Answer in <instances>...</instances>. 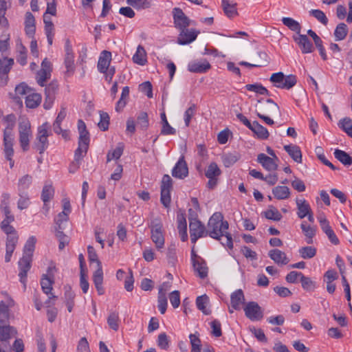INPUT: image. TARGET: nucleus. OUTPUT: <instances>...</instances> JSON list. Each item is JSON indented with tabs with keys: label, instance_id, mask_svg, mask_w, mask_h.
I'll list each match as a JSON object with an SVG mask.
<instances>
[{
	"label": "nucleus",
	"instance_id": "1",
	"mask_svg": "<svg viewBox=\"0 0 352 352\" xmlns=\"http://www.w3.org/2000/svg\"><path fill=\"white\" fill-rule=\"evenodd\" d=\"M228 228V222L223 221L222 214L215 212L212 215L208 222L206 234L212 239L221 240V237H223Z\"/></svg>",
	"mask_w": 352,
	"mask_h": 352
},
{
	"label": "nucleus",
	"instance_id": "2",
	"mask_svg": "<svg viewBox=\"0 0 352 352\" xmlns=\"http://www.w3.org/2000/svg\"><path fill=\"white\" fill-rule=\"evenodd\" d=\"M151 228V239L155 244L156 248L160 250L164 245V236L163 232V225L159 218L153 219L148 224Z\"/></svg>",
	"mask_w": 352,
	"mask_h": 352
},
{
	"label": "nucleus",
	"instance_id": "3",
	"mask_svg": "<svg viewBox=\"0 0 352 352\" xmlns=\"http://www.w3.org/2000/svg\"><path fill=\"white\" fill-rule=\"evenodd\" d=\"M270 80L274 87L285 89H291L297 82L296 76L292 74L285 76L282 72L272 74Z\"/></svg>",
	"mask_w": 352,
	"mask_h": 352
},
{
	"label": "nucleus",
	"instance_id": "4",
	"mask_svg": "<svg viewBox=\"0 0 352 352\" xmlns=\"http://www.w3.org/2000/svg\"><path fill=\"white\" fill-rule=\"evenodd\" d=\"M32 137L31 125L27 119H22L19 123V141L23 151L29 150L30 140Z\"/></svg>",
	"mask_w": 352,
	"mask_h": 352
},
{
	"label": "nucleus",
	"instance_id": "5",
	"mask_svg": "<svg viewBox=\"0 0 352 352\" xmlns=\"http://www.w3.org/2000/svg\"><path fill=\"white\" fill-rule=\"evenodd\" d=\"M48 129L49 124L47 122H45L41 126L38 127L36 140L34 143V147L37 151H38L40 154L43 153L49 145L47 138L50 135V133L48 132Z\"/></svg>",
	"mask_w": 352,
	"mask_h": 352
},
{
	"label": "nucleus",
	"instance_id": "6",
	"mask_svg": "<svg viewBox=\"0 0 352 352\" xmlns=\"http://www.w3.org/2000/svg\"><path fill=\"white\" fill-rule=\"evenodd\" d=\"M221 174V170L215 162H212L208 166L205 175L208 179L207 187L213 189L218 183V177Z\"/></svg>",
	"mask_w": 352,
	"mask_h": 352
},
{
	"label": "nucleus",
	"instance_id": "7",
	"mask_svg": "<svg viewBox=\"0 0 352 352\" xmlns=\"http://www.w3.org/2000/svg\"><path fill=\"white\" fill-rule=\"evenodd\" d=\"M189 229L190 240L194 244L197 242L198 239L207 236L206 228L199 220L190 221V223H189Z\"/></svg>",
	"mask_w": 352,
	"mask_h": 352
},
{
	"label": "nucleus",
	"instance_id": "8",
	"mask_svg": "<svg viewBox=\"0 0 352 352\" xmlns=\"http://www.w3.org/2000/svg\"><path fill=\"white\" fill-rule=\"evenodd\" d=\"M65 65L66 67L65 75L67 77L71 76L75 70V65H74V56L72 50V45L70 44V41L67 39L65 42Z\"/></svg>",
	"mask_w": 352,
	"mask_h": 352
},
{
	"label": "nucleus",
	"instance_id": "9",
	"mask_svg": "<svg viewBox=\"0 0 352 352\" xmlns=\"http://www.w3.org/2000/svg\"><path fill=\"white\" fill-rule=\"evenodd\" d=\"M245 316L252 321L260 320L263 317L261 307L256 302H249L244 307Z\"/></svg>",
	"mask_w": 352,
	"mask_h": 352
},
{
	"label": "nucleus",
	"instance_id": "10",
	"mask_svg": "<svg viewBox=\"0 0 352 352\" xmlns=\"http://www.w3.org/2000/svg\"><path fill=\"white\" fill-rule=\"evenodd\" d=\"M58 89V84L56 81H52L45 88V101L43 107L45 109H50L54 103L56 94Z\"/></svg>",
	"mask_w": 352,
	"mask_h": 352
},
{
	"label": "nucleus",
	"instance_id": "11",
	"mask_svg": "<svg viewBox=\"0 0 352 352\" xmlns=\"http://www.w3.org/2000/svg\"><path fill=\"white\" fill-rule=\"evenodd\" d=\"M173 17L175 27L179 30L190 25V20L179 8L173 9Z\"/></svg>",
	"mask_w": 352,
	"mask_h": 352
},
{
	"label": "nucleus",
	"instance_id": "12",
	"mask_svg": "<svg viewBox=\"0 0 352 352\" xmlns=\"http://www.w3.org/2000/svg\"><path fill=\"white\" fill-rule=\"evenodd\" d=\"M255 107L257 110L256 112H261L262 114L270 115L280 113V108L278 105L272 99L266 100L265 104L262 103V100H258Z\"/></svg>",
	"mask_w": 352,
	"mask_h": 352
},
{
	"label": "nucleus",
	"instance_id": "13",
	"mask_svg": "<svg viewBox=\"0 0 352 352\" xmlns=\"http://www.w3.org/2000/svg\"><path fill=\"white\" fill-rule=\"evenodd\" d=\"M13 65V58L3 57L0 59V86H4L7 84L8 73Z\"/></svg>",
	"mask_w": 352,
	"mask_h": 352
},
{
	"label": "nucleus",
	"instance_id": "14",
	"mask_svg": "<svg viewBox=\"0 0 352 352\" xmlns=\"http://www.w3.org/2000/svg\"><path fill=\"white\" fill-rule=\"evenodd\" d=\"M199 34V31L194 29L189 30L186 28L182 29L180 30V33L177 38V43L182 45L189 44L197 38Z\"/></svg>",
	"mask_w": 352,
	"mask_h": 352
},
{
	"label": "nucleus",
	"instance_id": "15",
	"mask_svg": "<svg viewBox=\"0 0 352 352\" xmlns=\"http://www.w3.org/2000/svg\"><path fill=\"white\" fill-rule=\"evenodd\" d=\"M294 40L298 45L302 54L311 53L314 47L313 44L305 34H298V36H294Z\"/></svg>",
	"mask_w": 352,
	"mask_h": 352
},
{
	"label": "nucleus",
	"instance_id": "16",
	"mask_svg": "<svg viewBox=\"0 0 352 352\" xmlns=\"http://www.w3.org/2000/svg\"><path fill=\"white\" fill-rule=\"evenodd\" d=\"M188 175V168L184 157L182 156L173 168L172 175L178 179H184Z\"/></svg>",
	"mask_w": 352,
	"mask_h": 352
},
{
	"label": "nucleus",
	"instance_id": "17",
	"mask_svg": "<svg viewBox=\"0 0 352 352\" xmlns=\"http://www.w3.org/2000/svg\"><path fill=\"white\" fill-rule=\"evenodd\" d=\"M257 162L268 171L276 170L278 168V162L274 157H271L264 153H260L257 156Z\"/></svg>",
	"mask_w": 352,
	"mask_h": 352
},
{
	"label": "nucleus",
	"instance_id": "18",
	"mask_svg": "<svg viewBox=\"0 0 352 352\" xmlns=\"http://www.w3.org/2000/svg\"><path fill=\"white\" fill-rule=\"evenodd\" d=\"M54 270H56V267L50 266L47 268V274L50 276H52V278L48 277L47 275L44 274L43 275L41 280L42 290L46 294H50L51 291L52 290V284L54 283L52 271Z\"/></svg>",
	"mask_w": 352,
	"mask_h": 352
},
{
	"label": "nucleus",
	"instance_id": "19",
	"mask_svg": "<svg viewBox=\"0 0 352 352\" xmlns=\"http://www.w3.org/2000/svg\"><path fill=\"white\" fill-rule=\"evenodd\" d=\"M210 67V64L206 60L192 61L188 65V69L193 73H205Z\"/></svg>",
	"mask_w": 352,
	"mask_h": 352
},
{
	"label": "nucleus",
	"instance_id": "20",
	"mask_svg": "<svg viewBox=\"0 0 352 352\" xmlns=\"http://www.w3.org/2000/svg\"><path fill=\"white\" fill-rule=\"evenodd\" d=\"M14 306V300L7 298L0 302V323L4 324L9 318V308Z\"/></svg>",
	"mask_w": 352,
	"mask_h": 352
},
{
	"label": "nucleus",
	"instance_id": "21",
	"mask_svg": "<svg viewBox=\"0 0 352 352\" xmlns=\"http://www.w3.org/2000/svg\"><path fill=\"white\" fill-rule=\"evenodd\" d=\"M93 281L96 289L99 295H102L104 293V289L102 287L103 283V272L102 264H99V267H98L97 270L94 272L93 274Z\"/></svg>",
	"mask_w": 352,
	"mask_h": 352
},
{
	"label": "nucleus",
	"instance_id": "22",
	"mask_svg": "<svg viewBox=\"0 0 352 352\" xmlns=\"http://www.w3.org/2000/svg\"><path fill=\"white\" fill-rule=\"evenodd\" d=\"M14 138L12 133H3L4 153L6 159H10L14 154L13 144Z\"/></svg>",
	"mask_w": 352,
	"mask_h": 352
},
{
	"label": "nucleus",
	"instance_id": "23",
	"mask_svg": "<svg viewBox=\"0 0 352 352\" xmlns=\"http://www.w3.org/2000/svg\"><path fill=\"white\" fill-rule=\"evenodd\" d=\"M17 242V234L8 236L6 241V253L5 256V261L6 263L10 261L12 253L15 250Z\"/></svg>",
	"mask_w": 352,
	"mask_h": 352
},
{
	"label": "nucleus",
	"instance_id": "24",
	"mask_svg": "<svg viewBox=\"0 0 352 352\" xmlns=\"http://www.w3.org/2000/svg\"><path fill=\"white\" fill-rule=\"evenodd\" d=\"M36 239L35 236H30L26 241L23 248V255L21 259H25L32 261V257L35 248Z\"/></svg>",
	"mask_w": 352,
	"mask_h": 352
},
{
	"label": "nucleus",
	"instance_id": "25",
	"mask_svg": "<svg viewBox=\"0 0 352 352\" xmlns=\"http://www.w3.org/2000/svg\"><path fill=\"white\" fill-rule=\"evenodd\" d=\"M111 60V52L106 50L102 51L98 63V69L100 73L104 74L107 71Z\"/></svg>",
	"mask_w": 352,
	"mask_h": 352
},
{
	"label": "nucleus",
	"instance_id": "26",
	"mask_svg": "<svg viewBox=\"0 0 352 352\" xmlns=\"http://www.w3.org/2000/svg\"><path fill=\"white\" fill-rule=\"evenodd\" d=\"M283 148L295 162L302 163V153L298 146L289 144L285 145Z\"/></svg>",
	"mask_w": 352,
	"mask_h": 352
},
{
	"label": "nucleus",
	"instance_id": "27",
	"mask_svg": "<svg viewBox=\"0 0 352 352\" xmlns=\"http://www.w3.org/2000/svg\"><path fill=\"white\" fill-rule=\"evenodd\" d=\"M268 254L270 258L278 265H287L289 261L285 253L278 249L270 250Z\"/></svg>",
	"mask_w": 352,
	"mask_h": 352
},
{
	"label": "nucleus",
	"instance_id": "28",
	"mask_svg": "<svg viewBox=\"0 0 352 352\" xmlns=\"http://www.w3.org/2000/svg\"><path fill=\"white\" fill-rule=\"evenodd\" d=\"M197 259L192 263V265L199 277L204 279L208 276V268L204 258H198Z\"/></svg>",
	"mask_w": 352,
	"mask_h": 352
},
{
	"label": "nucleus",
	"instance_id": "29",
	"mask_svg": "<svg viewBox=\"0 0 352 352\" xmlns=\"http://www.w3.org/2000/svg\"><path fill=\"white\" fill-rule=\"evenodd\" d=\"M252 127L250 129L254 133L257 138L261 140H267L270 133L267 129L260 124L257 121L252 122Z\"/></svg>",
	"mask_w": 352,
	"mask_h": 352
},
{
	"label": "nucleus",
	"instance_id": "30",
	"mask_svg": "<svg viewBox=\"0 0 352 352\" xmlns=\"http://www.w3.org/2000/svg\"><path fill=\"white\" fill-rule=\"evenodd\" d=\"M31 262L32 261H28L25 259H20L19 261V267L20 270L19 276L20 277V281L23 284L25 289L26 287L25 283L27 274L31 267Z\"/></svg>",
	"mask_w": 352,
	"mask_h": 352
},
{
	"label": "nucleus",
	"instance_id": "31",
	"mask_svg": "<svg viewBox=\"0 0 352 352\" xmlns=\"http://www.w3.org/2000/svg\"><path fill=\"white\" fill-rule=\"evenodd\" d=\"M221 6L225 14L229 18H232L238 14L236 3L233 0H222Z\"/></svg>",
	"mask_w": 352,
	"mask_h": 352
},
{
	"label": "nucleus",
	"instance_id": "32",
	"mask_svg": "<svg viewBox=\"0 0 352 352\" xmlns=\"http://www.w3.org/2000/svg\"><path fill=\"white\" fill-rule=\"evenodd\" d=\"M232 308L234 309H239L240 305L244 303L245 297L241 289H237L231 294L230 296Z\"/></svg>",
	"mask_w": 352,
	"mask_h": 352
},
{
	"label": "nucleus",
	"instance_id": "33",
	"mask_svg": "<svg viewBox=\"0 0 352 352\" xmlns=\"http://www.w3.org/2000/svg\"><path fill=\"white\" fill-rule=\"evenodd\" d=\"M16 335V330L10 326L6 324H0V340L6 341L10 339L12 337Z\"/></svg>",
	"mask_w": 352,
	"mask_h": 352
},
{
	"label": "nucleus",
	"instance_id": "34",
	"mask_svg": "<svg viewBox=\"0 0 352 352\" xmlns=\"http://www.w3.org/2000/svg\"><path fill=\"white\" fill-rule=\"evenodd\" d=\"M296 202L298 208V217L300 219L305 218L311 211L309 204L305 199H297Z\"/></svg>",
	"mask_w": 352,
	"mask_h": 352
},
{
	"label": "nucleus",
	"instance_id": "35",
	"mask_svg": "<svg viewBox=\"0 0 352 352\" xmlns=\"http://www.w3.org/2000/svg\"><path fill=\"white\" fill-rule=\"evenodd\" d=\"M41 96L39 94L31 93L25 97L26 107L30 109L37 107L41 102Z\"/></svg>",
	"mask_w": 352,
	"mask_h": 352
},
{
	"label": "nucleus",
	"instance_id": "36",
	"mask_svg": "<svg viewBox=\"0 0 352 352\" xmlns=\"http://www.w3.org/2000/svg\"><path fill=\"white\" fill-rule=\"evenodd\" d=\"M274 197L279 200L286 199L289 197V188L286 186H278L272 189Z\"/></svg>",
	"mask_w": 352,
	"mask_h": 352
},
{
	"label": "nucleus",
	"instance_id": "37",
	"mask_svg": "<svg viewBox=\"0 0 352 352\" xmlns=\"http://www.w3.org/2000/svg\"><path fill=\"white\" fill-rule=\"evenodd\" d=\"M67 115V111L66 108L63 106L61 107L60 110L55 120V121L53 123V130L54 131L59 134L61 131V123L63 120L65 118Z\"/></svg>",
	"mask_w": 352,
	"mask_h": 352
},
{
	"label": "nucleus",
	"instance_id": "38",
	"mask_svg": "<svg viewBox=\"0 0 352 352\" xmlns=\"http://www.w3.org/2000/svg\"><path fill=\"white\" fill-rule=\"evenodd\" d=\"M300 228L306 236V242L308 244H311L313 243V237L316 234V230L314 228L307 225L306 222H302L300 225Z\"/></svg>",
	"mask_w": 352,
	"mask_h": 352
},
{
	"label": "nucleus",
	"instance_id": "39",
	"mask_svg": "<svg viewBox=\"0 0 352 352\" xmlns=\"http://www.w3.org/2000/svg\"><path fill=\"white\" fill-rule=\"evenodd\" d=\"M126 3L135 10H145L151 7V3L149 0H126Z\"/></svg>",
	"mask_w": 352,
	"mask_h": 352
},
{
	"label": "nucleus",
	"instance_id": "40",
	"mask_svg": "<svg viewBox=\"0 0 352 352\" xmlns=\"http://www.w3.org/2000/svg\"><path fill=\"white\" fill-rule=\"evenodd\" d=\"M335 157L344 166L352 164V157L345 151L336 149L334 151Z\"/></svg>",
	"mask_w": 352,
	"mask_h": 352
},
{
	"label": "nucleus",
	"instance_id": "41",
	"mask_svg": "<svg viewBox=\"0 0 352 352\" xmlns=\"http://www.w3.org/2000/svg\"><path fill=\"white\" fill-rule=\"evenodd\" d=\"M208 302L209 298L206 295L198 296L196 300V305L197 308L205 315H209L211 313V311L206 308Z\"/></svg>",
	"mask_w": 352,
	"mask_h": 352
},
{
	"label": "nucleus",
	"instance_id": "42",
	"mask_svg": "<svg viewBox=\"0 0 352 352\" xmlns=\"http://www.w3.org/2000/svg\"><path fill=\"white\" fill-rule=\"evenodd\" d=\"M282 22L290 30L295 32L298 34L300 33L301 25L294 19L290 17H283L282 19Z\"/></svg>",
	"mask_w": 352,
	"mask_h": 352
},
{
	"label": "nucleus",
	"instance_id": "43",
	"mask_svg": "<svg viewBox=\"0 0 352 352\" xmlns=\"http://www.w3.org/2000/svg\"><path fill=\"white\" fill-rule=\"evenodd\" d=\"M133 60L140 65H144L146 63V52L142 45H138L137 51L133 56Z\"/></svg>",
	"mask_w": 352,
	"mask_h": 352
},
{
	"label": "nucleus",
	"instance_id": "44",
	"mask_svg": "<svg viewBox=\"0 0 352 352\" xmlns=\"http://www.w3.org/2000/svg\"><path fill=\"white\" fill-rule=\"evenodd\" d=\"M263 214L267 219L278 221L282 219V214L273 206H270L268 209L263 212Z\"/></svg>",
	"mask_w": 352,
	"mask_h": 352
},
{
	"label": "nucleus",
	"instance_id": "45",
	"mask_svg": "<svg viewBox=\"0 0 352 352\" xmlns=\"http://www.w3.org/2000/svg\"><path fill=\"white\" fill-rule=\"evenodd\" d=\"M347 33V25L344 23H339L334 31V36L336 41H339L344 40L346 36Z\"/></svg>",
	"mask_w": 352,
	"mask_h": 352
},
{
	"label": "nucleus",
	"instance_id": "46",
	"mask_svg": "<svg viewBox=\"0 0 352 352\" xmlns=\"http://www.w3.org/2000/svg\"><path fill=\"white\" fill-rule=\"evenodd\" d=\"M129 96V87H124L122 89L121 96L120 100L118 101L116 107V110L119 112L123 109V108L126 106L127 99Z\"/></svg>",
	"mask_w": 352,
	"mask_h": 352
},
{
	"label": "nucleus",
	"instance_id": "47",
	"mask_svg": "<svg viewBox=\"0 0 352 352\" xmlns=\"http://www.w3.org/2000/svg\"><path fill=\"white\" fill-rule=\"evenodd\" d=\"M161 119L162 122V129L161 130V134L164 135L175 134L176 131L169 124L164 112L161 113Z\"/></svg>",
	"mask_w": 352,
	"mask_h": 352
},
{
	"label": "nucleus",
	"instance_id": "48",
	"mask_svg": "<svg viewBox=\"0 0 352 352\" xmlns=\"http://www.w3.org/2000/svg\"><path fill=\"white\" fill-rule=\"evenodd\" d=\"M245 89L250 91H254L256 94L265 96H271L269 91L263 87L261 84H248L245 85Z\"/></svg>",
	"mask_w": 352,
	"mask_h": 352
},
{
	"label": "nucleus",
	"instance_id": "49",
	"mask_svg": "<svg viewBox=\"0 0 352 352\" xmlns=\"http://www.w3.org/2000/svg\"><path fill=\"white\" fill-rule=\"evenodd\" d=\"M239 159V155L237 153H226L222 156V162L226 167H230L235 164Z\"/></svg>",
	"mask_w": 352,
	"mask_h": 352
},
{
	"label": "nucleus",
	"instance_id": "50",
	"mask_svg": "<svg viewBox=\"0 0 352 352\" xmlns=\"http://www.w3.org/2000/svg\"><path fill=\"white\" fill-rule=\"evenodd\" d=\"M299 254L304 259H310L316 254V249L312 246H305L299 249Z\"/></svg>",
	"mask_w": 352,
	"mask_h": 352
},
{
	"label": "nucleus",
	"instance_id": "51",
	"mask_svg": "<svg viewBox=\"0 0 352 352\" xmlns=\"http://www.w3.org/2000/svg\"><path fill=\"white\" fill-rule=\"evenodd\" d=\"M137 124L142 130H146L148 127V118L147 113L141 111L137 116Z\"/></svg>",
	"mask_w": 352,
	"mask_h": 352
},
{
	"label": "nucleus",
	"instance_id": "52",
	"mask_svg": "<svg viewBox=\"0 0 352 352\" xmlns=\"http://www.w3.org/2000/svg\"><path fill=\"white\" fill-rule=\"evenodd\" d=\"M32 177L29 175H25L19 180L18 191L26 192L25 190L30 187L32 183Z\"/></svg>",
	"mask_w": 352,
	"mask_h": 352
},
{
	"label": "nucleus",
	"instance_id": "53",
	"mask_svg": "<svg viewBox=\"0 0 352 352\" xmlns=\"http://www.w3.org/2000/svg\"><path fill=\"white\" fill-rule=\"evenodd\" d=\"M54 192V188L51 185L44 186L41 193V199L45 206H47V203L53 197Z\"/></svg>",
	"mask_w": 352,
	"mask_h": 352
},
{
	"label": "nucleus",
	"instance_id": "54",
	"mask_svg": "<svg viewBox=\"0 0 352 352\" xmlns=\"http://www.w3.org/2000/svg\"><path fill=\"white\" fill-rule=\"evenodd\" d=\"M119 316L118 313L113 311L110 313L107 318V323L111 329L118 331L119 328Z\"/></svg>",
	"mask_w": 352,
	"mask_h": 352
},
{
	"label": "nucleus",
	"instance_id": "55",
	"mask_svg": "<svg viewBox=\"0 0 352 352\" xmlns=\"http://www.w3.org/2000/svg\"><path fill=\"white\" fill-rule=\"evenodd\" d=\"M68 220L69 214L65 211H62L61 212H60L54 219L56 227L58 228L59 230L65 229L64 223H67Z\"/></svg>",
	"mask_w": 352,
	"mask_h": 352
},
{
	"label": "nucleus",
	"instance_id": "56",
	"mask_svg": "<svg viewBox=\"0 0 352 352\" xmlns=\"http://www.w3.org/2000/svg\"><path fill=\"white\" fill-rule=\"evenodd\" d=\"M19 199L17 203V207L19 210H23L30 205V198L27 192H19Z\"/></svg>",
	"mask_w": 352,
	"mask_h": 352
},
{
	"label": "nucleus",
	"instance_id": "57",
	"mask_svg": "<svg viewBox=\"0 0 352 352\" xmlns=\"http://www.w3.org/2000/svg\"><path fill=\"white\" fill-rule=\"evenodd\" d=\"M157 307L162 314H165L167 309V298L166 296L164 295L162 292H158L157 296Z\"/></svg>",
	"mask_w": 352,
	"mask_h": 352
},
{
	"label": "nucleus",
	"instance_id": "58",
	"mask_svg": "<svg viewBox=\"0 0 352 352\" xmlns=\"http://www.w3.org/2000/svg\"><path fill=\"white\" fill-rule=\"evenodd\" d=\"M309 14L315 17L322 24L326 25L328 23V19L325 14L320 10H311Z\"/></svg>",
	"mask_w": 352,
	"mask_h": 352
},
{
	"label": "nucleus",
	"instance_id": "59",
	"mask_svg": "<svg viewBox=\"0 0 352 352\" xmlns=\"http://www.w3.org/2000/svg\"><path fill=\"white\" fill-rule=\"evenodd\" d=\"M10 34L3 32L0 37V52L3 53L9 49Z\"/></svg>",
	"mask_w": 352,
	"mask_h": 352
},
{
	"label": "nucleus",
	"instance_id": "60",
	"mask_svg": "<svg viewBox=\"0 0 352 352\" xmlns=\"http://www.w3.org/2000/svg\"><path fill=\"white\" fill-rule=\"evenodd\" d=\"M191 344L190 352H199L201 351V340L195 334H190L189 336Z\"/></svg>",
	"mask_w": 352,
	"mask_h": 352
},
{
	"label": "nucleus",
	"instance_id": "61",
	"mask_svg": "<svg viewBox=\"0 0 352 352\" xmlns=\"http://www.w3.org/2000/svg\"><path fill=\"white\" fill-rule=\"evenodd\" d=\"M170 190L168 189H161L160 201L165 208H168L170 204Z\"/></svg>",
	"mask_w": 352,
	"mask_h": 352
},
{
	"label": "nucleus",
	"instance_id": "62",
	"mask_svg": "<svg viewBox=\"0 0 352 352\" xmlns=\"http://www.w3.org/2000/svg\"><path fill=\"white\" fill-rule=\"evenodd\" d=\"M5 120L8 122V126L5 129L3 133H12L16 122L15 116L14 114H9L5 117Z\"/></svg>",
	"mask_w": 352,
	"mask_h": 352
},
{
	"label": "nucleus",
	"instance_id": "63",
	"mask_svg": "<svg viewBox=\"0 0 352 352\" xmlns=\"http://www.w3.org/2000/svg\"><path fill=\"white\" fill-rule=\"evenodd\" d=\"M100 120L98 122V125L102 131H107L109 128V116L108 113L104 112L100 113Z\"/></svg>",
	"mask_w": 352,
	"mask_h": 352
},
{
	"label": "nucleus",
	"instance_id": "64",
	"mask_svg": "<svg viewBox=\"0 0 352 352\" xmlns=\"http://www.w3.org/2000/svg\"><path fill=\"white\" fill-rule=\"evenodd\" d=\"M300 282L302 287L305 290H311L315 288L316 284L309 277L305 276L303 274L301 276Z\"/></svg>",
	"mask_w": 352,
	"mask_h": 352
}]
</instances>
